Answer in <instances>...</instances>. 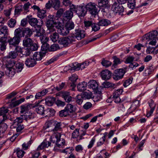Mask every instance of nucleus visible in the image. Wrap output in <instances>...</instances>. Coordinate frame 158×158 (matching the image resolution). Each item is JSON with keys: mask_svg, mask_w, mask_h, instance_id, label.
<instances>
[{"mask_svg": "<svg viewBox=\"0 0 158 158\" xmlns=\"http://www.w3.org/2000/svg\"><path fill=\"white\" fill-rule=\"evenodd\" d=\"M62 96L66 102H69L72 100V97L70 95L69 92H63L62 94Z\"/></svg>", "mask_w": 158, "mask_h": 158, "instance_id": "obj_37", "label": "nucleus"}, {"mask_svg": "<svg viewBox=\"0 0 158 158\" xmlns=\"http://www.w3.org/2000/svg\"><path fill=\"white\" fill-rule=\"evenodd\" d=\"M88 85L89 88L94 90H97L98 89V84L96 81L95 80L90 81L88 83Z\"/></svg>", "mask_w": 158, "mask_h": 158, "instance_id": "obj_18", "label": "nucleus"}, {"mask_svg": "<svg viewBox=\"0 0 158 158\" xmlns=\"http://www.w3.org/2000/svg\"><path fill=\"white\" fill-rule=\"evenodd\" d=\"M5 120L6 118H4L2 120H0V131L2 133H4L7 128V125L4 123Z\"/></svg>", "mask_w": 158, "mask_h": 158, "instance_id": "obj_29", "label": "nucleus"}, {"mask_svg": "<svg viewBox=\"0 0 158 158\" xmlns=\"http://www.w3.org/2000/svg\"><path fill=\"white\" fill-rule=\"evenodd\" d=\"M60 49L59 45L57 44H54L52 45L49 48L50 52L55 51Z\"/></svg>", "mask_w": 158, "mask_h": 158, "instance_id": "obj_50", "label": "nucleus"}, {"mask_svg": "<svg viewBox=\"0 0 158 158\" xmlns=\"http://www.w3.org/2000/svg\"><path fill=\"white\" fill-rule=\"evenodd\" d=\"M123 92V90L122 89H117L113 93L112 98H116V97H119V95L121 94Z\"/></svg>", "mask_w": 158, "mask_h": 158, "instance_id": "obj_55", "label": "nucleus"}, {"mask_svg": "<svg viewBox=\"0 0 158 158\" xmlns=\"http://www.w3.org/2000/svg\"><path fill=\"white\" fill-rule=\"evenodd\" d=\"M65 26L67 28L69 31L74 28V24L72 21H69L66 23Z\"/></svg>", "mask_w": 158, "mask_h": 158, "instance_id": "obj_42", "label": "nucleus"}, {"mask_svg": "<svg viewBox=\"0 0 158 158\" xmlns=\"http://www.w3.org/2000/svg\"><path fill=\"white\" fill-rule=\"evenodd\" d=\"M15 60H10L7 61L6 64L7 68L14 67L15 65Z\"/></svg>", "mask_w": 158, "mask_h": 158, "instance_id": "obj_49", "label": "nucleus"}, {"mask_svg": "<svg viewBox=\"0 0 158 158\" xmlns=\"http://www.w3.org/2000/svg\"><path fill=\"white\" fill-rule=\"evenodd\" d=\"M69 114V113L65 110V108L59 112V115L60 117H66Z\"/></svg>", "mask_w": 158, "mask_h": 158, "instance_id": "obj_59", "label": "nucleus"}, {"mask_svg": "<svg viewBox=\"0 0 158 158\" xmlns=\"http://www.w3.org/2000/svg\"><path fill=\"white\" fill-rule=\"evenodd\" d=\"M35 111L37 113L41 115L45 114L44 106L40 105L37 104L35 105Z\"/></svg>", "mask_w": 158, "mask_h": 158, "instance_id": "obj_19", "label": "nucleus"}, {"mask_svg": "<svg viewBox=\"0 0 158 158\" xmlns=\"http://www.w3.org/2000/svg\"><path fill=\"white\" fill-rule=\"evenodd\" d=\"M29 48L30 50L31 51H35L38 49V46L36 43H34L33 41L32 44H31V45Z\"/></svg>", "mask_w": 158, "mask_h": 158, "instance_id": "obj_60", "label": "nucleus"}, {"mask_svg": "<svg viewBox=\"0 0 158 158\" xmlns=\"http://www.w3.org/2000/svg\"><path fill=\"white\" fill-rule=\"evenodd\" d=\"M83 96L81 95H77L75 98L77 103L79 105H81L83 101Z\"/></svg>", "mask_w": 158, "mask_h": 158, "instance_id": "obj_56", "label": "nucleus"}, {"mask_svg": "<svg viewBox=\"0 0 158 158\" xmlns=\"http://www.w3.org/2000/svg\"><path fill=\"white\" fill-rule=\"evenodd\" d=\"M23 32L25 37H30L33 34L32 30L28 27L23 28Z\"/></svg>", "mask_w": 158, "mask_h": 158, "instance_id": "obj_31", "label": "nucleus"}, {"mask_svg": "<svg viewBox=\"0 0 158 158\" xmlns=\"http://www.w3.org/2000/svg\"><path fill=\"white\" fill-rule=\"evenodd\" d=\"M73 37L70 35L67 37H61L58 40V43L64 47L68 46L70 44L75 42V39Z\"/></svg>", "mask_w": 158, "mask_h": 158, "instance_id": "obj_3", "label": "nucleus"}, {"mask_svg": "<svg viewBox=\"0 0 158 158\" xmlns=\"http://www.w3.org/2000/svg\"><path fill=\"white\" fill-rule=\"evenodd\" d=\"M126 72L125 69H120L118 70H115L113 75V78L115 80H118L123 77Z\"/></svg>", "mask_w": 158, "mask_h": 158, "instance_id": "obj_8", "label": "nucleus"}, {"mask_svg": "<svg viewBox=\"0 0 158 158\" xmlns=\"http://www.w3.org/2000/svg\"><path fill=\"white\" fill-rule=\"evenodd\" d=\"M104 2H99L98 3L99 8L101 9L102 12L104 13H108L110 9V6L108 4V2L104 3Z\"/></svg>", "mask_w": 158, "mask_h": 158, "instance_id": "obj_11", "label": "nucleus"}, {"mask_svg": "<svg viewBox=\"0 0 158 158\" xmlns=\"http://www.w3.org/2000/svg\"><path fill=\"white\" fill-rule=\"evenodd\" d=\"M135 0H129L128 2V6L131 9L134 8L135 5Z\"/></svg>", "mask_w": 158, "mask_h": 158, "instance_id": "obj_53", "label": "nucleus"}, {"mask_svg": "<svg viewBox=\"0 0 158 158\" xmlns=\"http://www.w3.org/2000/svg\"><path fill=\"white\" fill-rule=\"evenodd\" d=\"M158 32L156 30H153L146 34L145 38L148 41H150L149 44L152 45H155L156 43V39L158 35Z\"/></svg>", "mask_w": 158, "mask_h": 158, "instance_id": "obj_5", "label": "nucleus"}, {"mask_svg": "<svg viewBox=\"0 0 158 158\" xmlns=\"http://www.w3.org/2000/svg\"><path fill=\"white\" fill-rule=\"evenodd\" d=\"M114 60V64L112 65V68H115L117 65L121 63L122 61L116 56H114L113 57Z\"/></svg>", "mask_w": 158, "mask_h": 158, "instance_id": "obj_38", "label": "nucleus"}, {"mask_svg": "<svg viewBox=\"0 0 158 158\" xmlns=\"http://www.w3.org/2000/svg\"><path fill=\"white\" fill-rule=\"evenodd\" d=\"M32 143V141L30 140L27 143H24L22 145L23 149L24 150H26L27 149Z\"/></svg>", "mask_w": 158, "mask_h": 158, "instance_id": "obj_63", "label": "nucleus"}, {"mask_svg": "<svg viewBox=\"0 0 158 158\" xmlns=\"http://www.w3.org/2000/svg\"><path fill=\"white\" fill-rule=\"evenodd\" d=\"M16 151L17 156L19 158H22L25 153V152L23 151L19 148H17Z\"/></svg>", "mask_w": 158, "mask_h": 158, "instance_id": "obj_54", "label": "nucleus"}, {"mask_svg": "<svg viewBox=\"0 0 158 158\" xmlns=\"http://www.w3.org/2000/svg\"><path fill=\"white\" fill-rule=\"evenodd\" d=\"M31 50L29 48H22V50L21 53L24 55L26 56H29L31 53Z\"/></svg>", "mask_w": 158, "mask_h": 158, "instance_id": "obj_44", "label": "nucleus"}, {"mask_svg": "<svg viewBox=\"0 0 158 158\" xmlns=\"http://www.w3.org/2000/svg\"><path fill=\"white\" fill-rule=\"evenodd\" d=\"M87 11L92 15L95 16L98 15L100 10L98 6L94 2H90L85 5Z\"/></svg>", "mask_w": 158, "mask_h": 158, "instance_id": "obj_2", "label": "nucleus"}, {"mask_svg": "<svg viewBox=\"0 0 158 158\" xmlns=\"http://www.w3.org/2000/svg\"><path fill=\"white\" fill-rule=\"evenodd\" d=\"M31 104H25L20 106V113L21 114H26L31 108Z\"/></svg>", "mask_w": 158, "mask_h": 158, "instance_id": "obj_25", "label": "nucleus"}, {"mask_svg": "<svg viewBox=\"0 0 158 158\" xmlns=\"http://www.w3.org/2000/svg\"><path fill=\"white\" fill-rule=\"evenodd\" d=\"M52 6L55 9L58 10L60 6V0L52 1Z\"/></svg>", "mask_w": 158, "mask_h": 158, "instance_id": "obj_34", "label": "nucleus"}, {"mask_svg": "<svg viewBox=\"0 0 158 158\" xmlns=\"http://www.w3.org/2000/svg\"><path fill=\"white\" fill-rule=\"evenodd\" d=\"M64 108L69 114L73 113L75 111L74 106L70 104H67Z\"/></svg>", "mask_w": 158, "mask_h": 158, "instance_id": "obj_39", "label": "nucleus"}, {"mask_svg": "<svg viewBox=\"0 0 158 158\" xmlns=\"http://www.w3.org/2000/svg\"><path fill=\"white\" fill-rule=\"evenodd\" d=\"M23 7L22 5H19L15 7V15H19L23 11Z\"/></svg>", "mask_w": 158, "mask_h": 158, "instance_id": "obj_48", "label": "nucleus"}, {"mask_svg": "<svg viewBox=\"0 0 158 158\" xmlns=\"http://www.w3.org/2000/svg\"><path fill=\"white\" fill-rule=\"evenodd\" d=\"M111 23V21L108 19H102L100 20L98 23L99 26H106Z\"/></svg>", "mask_w": 158, "mask_h": 158, "instance_id": "obj_26", "label": "nucleus"}, {"mask_svg": "<svg viewBox=\"0 0 158 158\" xmlns=\"http://www.w3.org/2000/svg\"><path fill=\"white\" fill-rule=\"evenodd\" d=\"M101 63L103 66L106 67H108L110 66L112 64L111 62L104 59L102 60Z\"/></svg>", "mask_w": 158, "mask_h": 158, "instance_id": "obj_58", "label": "nucleus"}, {"mask_svg": "<svg viewBox=\"0 0 158 158\" xmlns=\"http://www.w3.org/2000/svg\"><path fill=\"white\" fill-rule=\"evenodd\" d=\"M55 16L52 15H49L47 19L46 25L47 27L57 25V22L55 20Z\"/></svg>", "mask_w": 158, "mask_h": 158, "instance_id": "obj_10", "label": "nucleus"}, {"mask_svg": "<svg viewBox=\"0 0 158 158\" xmlns=\"http://www.w3.org/2000/svg\"><path fill=\"white\" fill-rule=\"evenodd\" d=\"M46 116L47 117H51L53 116L55 113V111L53 109L51 108H48L45 111Z\"/></svg>", "mask_w": 158, "mask_h": 158, "instance_id": "obj_32", "label": "nucleus"}, {"mask_svg": "<svg viewBox=\"0 0 158 158\" xmlns=\"http://www.w3.org/2000/svg\"><path fill=\"white\" fill-rule=\"evenodd\" d=\"M55 101L56 99L55 98L48 97L45 99V104L48 106H51Z\"/></svg>", "mask_w": 158, "mask_h": 158, "instance_id": "obj_35", "label": "nucleus"}, {"mask_svg": "<svg viewBox=\"0 0 158 158\" xmlns=\"http://www.w3.org/2000/svg\"><path fill=\"white\" fill-rule=\"evenodd\" d=\"M73 10H70L66 11L64 14V17L67 19L70 20L72 19L73 16Z\"/></svg>", "mask_w": 158, "mask_h": 158, "instance_id": "obj_40", "label": "nucleus"}, {"mask_svg": "<svg viewBox=\"0 0 158 158\" xmlns=\"http://www.w3.org/2000/svg\"><path fill=\"white\" fill-rule=\"evenodd\" d=\"M20 41L19 39L15 36L12 38L8 39L7 40V42L9 43L10 48L18 45Z\"/></svg>", "mask_w": 158, "mask_h": 158, "instance_id": "obj_12", "label": "nucleus"}, {"mask_svg": "<svg viewBox=\"0 0 158 158\" xmlns=\"http://www.w3.org/2000/svg\"><path fill=\"white\" fill-rule=\"evenodd\" d=\"M101 76L102 79L104 80L109 79L111 76V73L107 69L102 70L101 73Z\"/></svg>", "mask_w": 158, "mask_h": 158, "instance_id": "obj_13", "label": "nucleus"}, {"mask_svg": "<svg viewBox=\"0 0 158 158\" xmlns=\"http://www.w3.org/2000/svg\"><path fill=\"white\" fill-rule=\"evenodd\" d=\"M33 41L29 37H25L23 40V45L24 47L29 48Z\"/></svg>", "mask_w": 158, "mask_h": 158, "instance_id": "obj_22", "label": "nucleus"}, {"mask_svg": "<svg viewBox=\"0 0 158 158\" xmlns=\"http://www.w3.org/2000/svg\"><path fill=\"white\" fill-rule=\"evenodd\" d=\"M29 24L32 27H36V26L38 28H40V25L37 24L38 21L37 19L35 18H31L29 19Z\"/></svg>", "mask_w": 158, "mask_h": 158, "instance_id": "obj_20", "label": "nucleus"}, {"mask_svg": "<svg viewBox=\"0 0 158 158\" xmlns=\"http://www.w3.org/2000/svg\"><path fill=\"white\" fill-rule=\"evenodd\" d=\"M58 56H55L53 57L52 58L48 60L47 62L45 63V64L46 65H48L51 64L55 61L56 60L58 59Z\"/></svg>", "mask_w": 158, "mask_h": 158, "instance_id": "obj_61", "label": "nucleus"}, {"mask_svg": "<svg viewBox=\"0 0 158 158\" xmlns=\"http://www.w3.org/2000/svg\"><path fill=\"white\" fill-rule=\"evenodd\" d=\"M16 20L13 19H11L9 20L7 23L8 26L10 27H14L15 25Z\"/></svg>", "mask_w": 158, "mask_h": 158, "instance_id": "obj_52", "label": "nucleus"}, {"mask_svg": "<svg viewBox=\"0 0 158 158\" xmlns=\"http://www.w3.org/2000/svg\"><path fill=\"white\" fill-rule=\"evenodd\" d=\"M57 32L58 33L63 35H66L69 32V31L65 27H61L59 26L57 28Z\"/></svg>", "mask_w": 158, "mask_h": 158, "instance_id": "obj_15", "label": "nucleus"}, {"mask_svg": "<svg viewBox=\"0 0 158 158\" xmlns=\"http://www.w3.org/2000/svg\"><path fill=\"white\" fill-rule=\"evenodd\" d=\"M61 135L60 133H57L53 135L51 138V141L52 143L55 144V145H56L59 148L63 147L65 142L63 139H60Z\"/></svg>", "mask_w": 158, "mask_h": 158, "instance_id": "obj_4", "label": "nucleus"}, {"mask_svg": "<svg viewBox=\"0 0 158 158\" xmlns=\"http://www.w3.org/2000/svg\"><path fill=\"white\" fill-rule=\"evenodd\" d=\"M24 98H23L20 99L19 100L16 101L15 102H13L11 104V106L13 107H15L17 106H18L22 102H23L24 101Z\"/></svg>", "mask_w": 158, "mask_h": 158, "instance_id": "obj_57", "label": "nucleus"}, {"mask_svg": "<svg viewBox=\"0 0 158 158\" xmlns=\"http://www.w3.org/2000/svg\"><path fill=\"white\" fill-rule=\"evenodd\" d=\"M87 85V83L85 81L79 83L77 85L78 90L80 92L85 90L86 89Z\"/></svg>", "mask_w": 158, "mask_h": 158, "instance_id": "obj_27", "label": "nucleus"}, {"mask_svg": "<svg viewBox=\"0 0 158 158\" xmlns=\"http://www.w3.org/2000/svg\"><path fill=\"white\" fill-rule=\"evenodd\" d=\"M62 3L63 5L65 6H69L70 10H71L72 6H74L72 3L71 2L70 0H63Z\"/></svg>", "mask_w": 158, "mask_h": 158, "instance_id": "obj_46", "label": "nucleus"}, {"mask_svg": "<svg viewBox=\"0 0 158 158\" xmlns=\"http://www.w3.org/2000/svg\"><path fill=\"white\" fill-rule=\"evenodd\" d=\"M61 125L60 123L56 122L53 124V125L54 126V128L51 130L53 131H60L61 129Z\"/></svg>", "mask_w": 158, "mask_h": 158, "instance_id": "obj_43", "label": "nucleus"}, {"mask_svg": "<svg viewBox=\"0 0 158 158\" xmlns=\"http://www.w3.org/2000/svg\"><path fill=\"white\" fill-rule=\"evenodd\" d=\"M51 143L49 142H48V143L46 142H43L39 146L37 149V150L38 151H39L40 150H43L45 148L48 147L49 146H51Z\"/></svg>", "mask_w": 158, "mask_h": 158, "instance_id": "obj_36", "label": "nucleus"}, {"mask_svg": "<svg viewBox=\"0 0 158 158\" xmlns=\"http://www.w3.org/2000/svg\"><path fill=\"white\" fill-rule=\"evenodd\" d=\"M92 93L90 92H85L84 93L82 96L86 98L89 99L92 97Z\"/></svg>", "mask_w": 158, "mask_h": 158, "instance_id": "obj_62", "label": "nucleus"}, {"mask_svg": "<svg viewBox=\"0 0 158 158\" xmlns=\"http://www.w3.org/2000/svg\"><path fill=\"white\" fill-rule=\"evenodd\" d=\"M148 103L151 110L147 114V116L148 117L150 116L153 113L156 107V104L154 103V101L152 99L150 100L148 102Z\"/></svg>", "mask_w": 158, "mask_h": 158, "instance_id": "obj_17", "label": "nucleus"}, {"mask_svg": "<svg viewBox=\"0 0 158 158\" xmlns=\"http://www.w3.org/2000/svg\"><path fill=\"white\" fill-rule=\"evenodd\" d=\"M75 34H73L71 35V36L74 37L75 41H76V39L78 40H80L85 37V33L83 30L79 29L75 30Z\"/></svg>", "mask_w": 158, "mask_h": 158, "instance_id": "obj_9", "label": "nucleus"}, {"mask_svg": "<svg viewBox=\"0 0 158 158\" xmlns=\"http://www.w3.org/2000/svg\"><path fill=\"white\" fill-rule=\"evenodd\" d=\"M45 52H35L33 55V58L35 60H40L42 57L45 56Z\"/></svg>", "mask_w": 158, "mask_h": 158, "instance_id": "obj_21", "label": "nucleus"}, {"mask_svg": "<svg viewBox=\"0 0 158 158\" xmlns=\"http://www.w3.org/2000/svg\"><path fill=\"white\" fill-rule=\"evenodd\" d=\"M112 10L115 13L120 14L123 12L124 8L122 4L116 2H114L111 7Z\"/></svg>", "mask_w": 158, "mask_h": 158, "instance_id": "obj_7", "label": "nucleus"}, {"mask_svg": "<svg viewBox=\"0 0 158 158\" xmlns=\"http://www.w3.org/2000/svg\"><path fill=\"white\" fill-rule=\"evenodd\" d=\"M16 72L14 67L7 68L6 71V74L9 77H13Z\"/></svg>", "mask_w": 158, "mask_h": 158, "instance_id": "obj_23", "label": "nucleus"}, {"mask_svg": "<svg viewBox=\"0 0 158 158\" xmlns=\"http://www.w3.org/2000/svg\"><path fill=\"white\" fill-rule=\"evenodd\" d=\"M24 64L22 63L19 62L17 63L14 67L16 72H21L23 68Z\"/></svg>", "mask_w": 158, "mask_h": 158, "instance_id": "obj_33", "label": "nucleus"}, {"mask_svg": "<svg viewBox=\"0 0 158 158\" xmlns=\"http://www.w3.org/2000/svg\"><path fill=\"white\" fill-rule=\"evenodd\" d=\"M40 41L42 44L46 43L48 40L49 38L44 35L40 38Z\"/></svg>", "mask_w": 158, "mask_h": 158, "instance_id": "obj_64", "label": "nucleus"}, {"mask_svg": "<svg viewBox=\"0 0 158 158\" xmlns=\"http://www.w3.org/2000/svg\"><path fill=\"white\" fill-rule=\"evenodd\" d=\"M47 89H43L42 91L37 93L35 96V98L36 99H41L48 92Z\"/></svg>", "mask_w": 158, "mask_h": 158, "instance_id": "obj_24", "label": "nucleus"}, {"mask_svg": "<svg viewBox=\"0 0 158 158\" xmlns=\"http://www.w3.org/2000/svg\"><path fill=\"white\" fill-rule=\"evenodd\" d=\"M71 8V10L74 11L79 17H84L87 12L85 6H72Z\"/></svg>", "mask_w": 158, "mask_h": 158, "instance_id": "obj_1", "label": "nucleus"}, {"mask_svg": "<svg viewBox=\"0 0 158 158\" xmlns=\"http://www.w3.org/2000/svg\"><path fill=\"white\" fill-rule=\"evenodd\" d=\"M25 64L28 67H32L36 64V62L33 58L30 57L27 59L25 62Z\"/></svg>", "mask_w": 158, "mask_h": 158, "instance_id": "obj_14", "label": "nucleus"}, {"mask_svg": "<svg viewBox=\"0 0 158 158\" xmlns=\"http://www.w3.org/2000/svg\"><path fill=\"white\" fill-rule=\"evenodd\" d=\"M0 35H3L5 36L7 35L8 34V29L7 27L4 25L0 26Z\"/></svg>", "mask_w": 158, "mask_h": 158, "instance_id": "obj_28", "label": "nucleus"}, {"mask_svg": "<svg viewBox=\"0 0 158 158\" xmlns=\"http://www.w3.org/2000/svg\"><path fill=\"white\" fill-rule=\"evenodd\" d=\"M46 11L45 10H40L38 12V16L41 19L44 18L46 15Z\"/></svg>", "mask_w": 158, "mask_h": 158, "instance_id": "obj_51", "label": "nucleus"}, {"mask_svg": "<svg viewBox=\"0 0 158 158\" xmlns=\"http://www.w3.org/2000/svg\"><path fill=\"white\" fill-rule=\"evenodd\" d=\"M59 36L56 32L53 33L50 36V38L52 41L54 42H56L59 39Z\"/></svg>", "mask_w": 158, "mask_h": 158, "instance_id": "obj_41", "label": "nucleus"}, {"mask_svg": "<svg viewBox=\"0 0 158 158\" xmlns=\"http://www.w3.org/2000/svg\"><path fill=\"white\" fill-rule=\"evenodd\" d=\"M15 36L19 39V40H21V38L24 37L23 32V28H19L15 29Z\"/></svg>", "mask_w": 158, "mask_h": 158, "instance_id": "obj_16", "label": "nucleus"}, {"mask_svg": "<svg viewBox=\"0 0 158 158\" xmlns=\"http://www.w3.org/2000/svg\"><path fill=\"white\" fill-rule=\"evenodd\" d=\"M17 55L18 54L16 52H15V51H12L9 53V54L7 56V57L9 58L14 59L16 57Z\"/></svg>", "mask_w": 158, "mask_h": 158, "instance_id": "obj_47", "label": "nucleus"}, {"mask_svg": "<svg viewBox=\"0 0 158 158\" xmlns=\"http://www.w3.org/2000/svg\"><path fill=\"white\" fill-rule=\"evenodd\" d=\"M36 117V114L34 113H30L28 115H21L20 117V118H23L22 120L25 119L26 120L29 119H33L35 117Z\"/></svg>", "mask_w": 158, "mask_h": 158, "instance_id": "obj_30", "label": "nucleus"}, {"mask_svg": "<svg viewBox=\"0 0 158 158\" xmlns=\"http://www.w3.org/2000/svg\"><path fill=\"white\" fill-rule=\"evenodd\" d=\"M23 118L17 117L13 122L11 126L12 127L16 129L17 132H22V131L24 128L23 125L21 124L23 122Z\"/></svg>", "mask_w": 158, "mask_h": 158, "instance_id": "obj_6", "label": "nucleus"}, {"mask_svg": "<svg viewBox=\"0 0 158 158\" xmlns=\"http://www.w3.org/2000/svg\"><path fill=\"white\" fill-rule=\"evenodd\" d=\"M8 111V110L5 107H3L0 108V115H3V118H6L5 114Z\"/></svg>", "mask_w": 158, "mask_h": 158, "instance_id": "obj_45", "label": "nucleus"}]
</instances>
